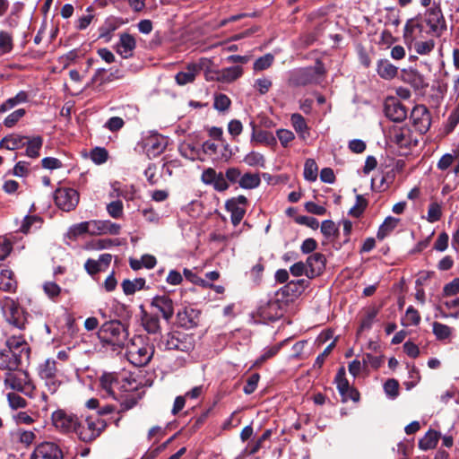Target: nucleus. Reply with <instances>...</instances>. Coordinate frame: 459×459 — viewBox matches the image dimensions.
<instances>
[{
    "label": "nucleus",
    "mask_w": 459,
    "mask_h": 459,
    "mask_svg": "<svg viewBox=\"0 0 459 459\" xmlns=\"http://www.w3.org/2000/svg\"><path fill=\"white\" fill-rule=\"evenodd\" d=\"M97 221H83L78 224H75L72 226L69 229L68 236L70 238H77L82 234L90 233V234H96V226L98 225Z\"/></svg>",
    "instance_id": "obj_28"
},
{
    "label": "nucleus",
    "mask_w": 459,
    "mask_h": 459,
    "mask_svg": "<svg viewBox=\"0 0 459 459\" xmlns=\"http://www.w3.org/2000/svg\"><path fill=\"white\" fill-rule=\"evenodd\" d=\"M208 62L205 64L204 67H200V71L204 72V77L206 81H217L220 82V70H214L212 67V61L208 58H205Z\"/></svg>",
    "instance_id": "obj_53"
},
{
    "label": "nucleus",
    "mask_w": 459,
    "mask_h": 459,
    "mask_svg": "<svg viewBox=\"0 0 459 459\" xmlns=\"http://www.w3.org/2000/svg\"><path fill=\"white\" fill-rule=\"evenodd\" d=\"M243 74L241 66H231L220 70V82H231L240 77Z\"/></svg>",
    "instance_id": "obj_40"
},
{
    "label": "nucleus",
    "mask_w": 459,
    "mask_h": 459,
    "mask_svg": "<svg viewBox=\"0 0 459 459\" xmlns=\"http://www.w3.org/2000/svg\"><path fill=\"white\" fill-rule=\"evenodd\" d=\"M5 350H10L19 358H22V355L28 356L29 348L27 342L22 336H12L6 341Z\"/></svg>",
    "instance_id": "obj_26"
},
{
    "label": "nucleus",
    "mask_w": 459,
    "mask_h": 459,
    "mask_svg": "<svg viewBox=\"0 0 459 459\" xmlns=\"http://www.w3.org/2000/svg\"><path fill=\"white\" fill-rule=\"evenodd\" d=\"M54 199L58 208L65 212H70L77 206L79 194L73 188L60 187L55 191Z\"/></svg>",
    "instance_id": "obj_10"
},
{
    "label": "nucleus",
    "mask_w": 459,
    "mask_h": 459,
    "mask_svg": "<svg viewBox=\"0 0 459 459\" xmlns=\"http://www.w3.org/2000/svg\"><path fill=\"white\" fill-rule=\"evenodd\" d=\"M207 63L208 62L205 60V57H204L200 58L196 63L189 64L184 71L178 72L176 74V82L179 85H186L193 82L200 72V67H204Z\"/></svg>",
    "instance_id": "obj_17"
},
{
    "label": "nucleus",
    "mask_w": 459,
    "mask_h": 459,
    "mask_svg": "<svg viewBox=\"0 0 459 459\" xmlns=\"http://www.w3.org/2000/svg\"><path fill=\"white\" fill-rule=\"evenodd\" d=\"M248 202L246 196L240 195L226 201L225 208L230 212V220L234 226H238L243 220Z\"/></svg>",
    "instance_id": "obj_11"
},
{
    "label": "nucleus",
    "mask_w": 459,
    "mask_h": 459,
    "mask_svg": "<svg viewBox=\"0 0 459 459\" xmlns=\"http://www.w3.org/2000/svg\"><path fill=\"white\" fill-rule=\"evenodd\" d=\"M325 257L321 253H314L307 259V271L306 274L309 278L319 275L325 269Z\"/></svg>",
    "instance_id": "obj_23"
},
{
    "label": "nucleus",
    "mask_w": 459,
    "mask_h": 459,
    "mask_svg": "<svg viewBox=\"0 0 459 459\" xmlns=\"http://www.w3.org/2000/svg\"><path fill=\"white\" fill-rule=\"evenodd\" d=\"M98 225L96 226V234H105L110 233L117 235L120 231V226L118 224L113 223L109 221H98Z\"/></svg>",
    "instance_id": "obj_46"
},
{
    "label": "nucleus",
    "mask_w": 459,
    "mask_h": 459,
    "mask_svg": "<svg viewBox=\"0 0 459 459\" xmlns=\"http://www.w3.org/2000/svg\"><path fill=\"white\" fill-rule=\"evenodd\" d=\"M377 313H378V310L376 307L368 308L366 311L365 316L361 319L359 332H362L364 330L370 329Z\"/></svg>",
    "instance_id": "obj_47"
},
{
    "label": "nucleus",
    "mask_w": 459,
    "mask_h": 459,
    "mask_svg": "<svg viewBox=\"0 0 459 459\" xmlns=\"http://www.w3.org/2000/svg\"><path fill=\"white\" fill-rule=\"evenodd\" d=\"M108 214L115 219H118L123 214V204L121 201H114L107 205Z\"/></svg>",
    "instance_id": "obj_61"
},
{
    "label": "nucleus",
    "mask_w": 459,
    "mask_h": 459,
    "mask_svg": "<svg viewBox=\"0 0 459 459\" xmlns=\"http://www.w3.org/2000/svg\"><path fill=\"white\" fill-rule=\"evenodd\" d=\"M435 47L432 39L427 41H419L415 43V51L420 55H427L430 53Z\"/></svg>",
    "instance_id": "obj_63"
},
{
    "label": "nucleus",
    "mask_w": 459,
    "mask_h": 459,
    "mask_svg": "<svg viewBox=\"0 0 459 459\" xmlns=\"http://www.w3.org/2000/svg\"><path fill=\"white\" fill-rule=\"evenodd\" d=\"M411 120L414 128L420 134H425L431 125L430 113L423 105H419L413 108L411 113Z\"/></svg>",
    "instance_id": "obj_13"
},
{
    "label": "nucleus",
    "mask_w": 459,
    "mask_h": 459,
    "mask_svg": "<svg viewBox=\"0 0 459 459\" xmlns=\"http://www.w3.org/2000/svg\"><path fill=\"white\" fill-rule=\"evenodd\" d=\"M152 306L156 307L167 321H169L174 314L173 301L166 295L154 297L152 300Z\"/></svg>",
    "instance_id": "obj_24"
},
{
    "label": "nucleus",
    "mask_w": 459,
    "mask_h": 459,
    "mask_svg": "<svg viewBox=\"0 0 459 459\" xmlns=\"http://www.w3.org/2000/svg\"><path fill=\"white\" fill-rule=\"evenodd\" d=\"M160 345L163 346L167 351L188 353L195 348V339L193 335L174 331L163 336Z\"/></svg>",
    "instance_id": "obj_5"
},
{
    "label": "nucleus",
    "mask_w": 459,
    "mask_h": 459,
    "mask_svg": "<svg viewBox=\"0 0 459 459\" xmlns=\"http://www.w3.org/2000/svg\"><path fill=\"white\" fill-rule=\"evenodd\" d=\"M321 232L325 238H330L337 235L338 229L333 221L325 220L322 222Z\"/></svg>",
    "instance_id": "obj_54"
},
{
    "label": "nucleus",
    "mask_w": 459,
    "mask_h": 459,
    "mask_svg": "<svg viewBox=\"0 0 459 459\" xmlns=\"http://www.w3.org/2000/svg\"><path fill=\"white\" fill-rule=\"evenodd\" d=\"M136 47L135 39L129 33H122L119 41L117 44V52L123 58H129L133 56V52Z\"/></svg>",
    "instance_id": "obj_22"
},
{
    "label": "nucleus",
    "mask_w": 459,
    "mask_h": 459,
    "mask_svg": "<svg viewBox=\"0 0 459 459\" xmlns=\"http://www.w3.org/2000/svg\"><path fill=\"white\" fill-rule=\"evenodd\" d=\"M108 156V152L104 148L96 147L91 152V159L96 164L106 162Z\"/></svg>",
    "instance_id": "obj_58"
},
{
    "label": "nucleus",
    "mask_w": 459,
    "mask_h": 459,
    "mask_svg": "<svg viewBox=\"0 0 459 459\" xmlns=\"http://www.w3.org/2000/svg\"><path fill=\"white\" fill-rule=\"evenodd\" d=\"M21 358L10 350L0 351V369L7 372L19 368Z\"/></svg>",
    "instance_id": "obj_25"
},
{
    "label": "nucleus",
    "mask_w": 459,
    "mask_h": 459,
    "mask_svg": "<svg viewBox=\"0 0 459 459\" xmlns=\"http://www.w3.org/2000/svg\"><path fill=\"white\" fill-rule=\"evenodd\" d=\"M123 77L124 73L118 68L111 69L108 74H107L106 69L99 68L95 71L91 82L87 83V87L93 86L96 83H98L99 86H102L115 80H120Z\"/></svg>",
    "instance_id": "obj_19"
},
{
    "label": "nucleus",
    "mask_w": 459,
    "mask_h": 459,
    "mask_svg": "<svg viewBox=\"0 0 459 459\" xmlns=\"http://www.w3.org/2000/svg\"><path fill=\"white\" fill-rule=\"evenodd\" d=\"M399 219L391 216L387 217L377 230V238L381 240L384 239L397 227Z\"/></svg>",
    "instance_id": "obj_42"
},
{
    "label": "nucleus",
    "mask_w": 459,
    "mask_h": 459,
    "mask_svg": "<svg viewBox=\"0 0 459 459\" xmlns=\"http://www.w3.org/2000/svg\"><path fill=\"white\" fill-rule=\"evenodd\" d=\"M442 217V206L437 202H432L429 205L428 213L426 220L430 222L434 223L436 221H438Z\"/></svg>",
    "instance_id": "obj_49"
},
{
    "label": "nucleus",
    "mask_w": 459,
    "mask_h": 459,
    "mask_svg": "<svg viewBox=\"0 0 459 459\" xmlns=\"http://www.w3.org/2000/svg\"><path fill=\"white\" fill-rule=\"evenodd\" d=\"M377 74L385 80H391L397 74L398 68L388 60H380L377 64Z\"/></svg>",
    "instance_id": "obj_34"
},
{
    "label": "nucleus",
    "mask_w": 459,
    "mask_h": 459,
    "mask_svg": "<svg viewBox=\"0 0 459 459\" xmlns=\"http://www.w3.org/2000/svg\"><path fill=\"white\" fill-rule=\"evenodd\" d=\"M451 328L444 324L434 322L433 323V333L438 340H446L451 335Z\"/></svg>",
    "instance_id": "obj_52"
},
{
    "label": "nucleus",
    "mask_w": 459,
    "mask_h": 459,
    "mask_svg": "<svg viewBox=\"0 0 459 459\" xmlns=\"http://www.w3.org/2000/svg\"><path fill=\"white\" fill-rule=\"evenodd\" d=\"M145 284V280L143 278H136L134 281L131 280H124L122 281V289L126 295H132L136 290H140L143 289Z\"/></svg>",
    "instance_id": "obj_43"
},
{
    "label": "nucleus",
    "mask_w": 459,
    "mask_h": 459,
    "mask_svg": "<svg viewBox=\"0 0 459 459\" xmlns=\"http://www.w3.org/2000/svg\"><path fill=\"white\" fill-rule=\"evenodd\" d=\"M224 178H226V181L230 184H236L238 183L239 185L242 173L239 169L231 167L226 169Z\"/></svg>",
    "instance_id": "obj_59"
},
{
    "label": "nucleus",
    "mask_w": 459,
    "mask_h": 459,
    "mask_svg": "<svg viewBox=\"0 0 459 459\" xmlns=\"http://www.w3.org/2000/svg\"><path fill=\"white\" fill-rule=\"evenodd\" d=\"M177 322L181 327L186 329L194 328L199 322V311L192 307H185L178 312Z\"/></svg>",
    "instance_id": "obj_21"
},
{
    "label": "nucleus",
    "mask_w": 459,
    "mask_h": 459,
    "mask_svg": "<svg viewBox=\"0 0 459 459\" xmlns=\"http://www.w3.org/2000/svg\"><path fill=\"white\" fill-rule=\"evenodd\" d=\"M345 375V368L342 367L339 368L334 379L337 389L342 395V402L345 403L348 400L357 402L359 399V394L356 389L350 385Z\"/></svg>",
    "instance_id": "obj_12"
},
{
    "label": "nucleus",
    "mask_w": 459,
    "mask_h": 459,
    "mask_svg": "<svg viewBox=\"0 0 459 459\" xmlns=\"http://www.w3.org/2000/svg\"><path fill=\"white\" fill-rule=\"evenodd\" d=\"M40 219L38 216L32 215V216H26L22 223L19 229V230L24 234H27L30 231L31 227L34 224H40Z\"/></svg>",
    "instance_id": "obj_60"
},
{
    "label": "nucleus",
    "mask_w": 459,
    "mask_h": 459,
    "mask_svg": "<svg viewBox=\"0 0 459 459\" xmlns=\"http://www.w3.org/2000/svg\"><path fill=\"white\" fill-rule=\"evenodd\" d=\"M4 385L25 394H30L34 389L29 374L19 368L5 374Z\"/></svg>",
    "instance_id": "obj_7"
},
{
    "label": "nucleus",
    "mask_w": 459,
    "mask_h": 459,
    "mask_svg": "<svg viewBox=\"0 0 459 459\" xmlns=\"http://www.w3.org/2000/svg\"><path fill=\"white\" fill-rule=\"evenodd\" d=\"M426 22L434 31L441 29L444 25L441 11L437 8L429 9L427 13Z\"/></svg>",
    "instance_id": "obj_38"
},
{
    "label": "nucleus",
    "mask_w": 459,
    "mask_h": 459,
    "mask_svg": "<svg viewBox=\"0 0 459 459\" xmlns=\"http://www.w3.org/2000/svg\"><path fill=\"white\" fill-rule=\"evenodd\" d=\"M385 114L394 122H402L407 117V109L398 100L390 98L385 102Z\"/></svg>",
    "instance_id": "obj_18"
},
{
    "label": "nucleus",
    "mask_w": 459,
    "mask_h": 459,
    "mask_svg": "<svg viewBox=\"0 0 459 459\" xmlns=\"http://www.w3.org/2000/svg\"><path fill=\"white\" fill-rule=\"evenodd\" d=\"M154 353L152 345L144 343L141 337H135L127 344V359L136 367L147 365Z\"/></svg>",
    "instance_id": "obj_3"
},
{
    "label": "nucleus",
    "mask_w": 459,
    "mask_h": 459,
    "mask_svg": "<svg viewBox=\"0 0 459 459\" xmlns=\"http://www.w3.org/2000/svg\"><path fill=\"white\" fill-rule=\"evenodd\" d=\"M459 293V278H455L446 283L443 288V295L446 297L455 296Z\"/></svg>",
    "instance_id": "obj_64"
},
{
    "label": "nucleus",
    "mask_w": 459,
    "mask_h": 459,
    "mask_svg": "<svg viewBox=\"0 0 459 459\" xmlns=\"http://www.w3.org/2000/svg\"><path fill=\"white\" fill-rule=\"evenodd\" d=\"M106 428L107 422L104 420L89 416L84 421H78L75 433L82 441L91 442L97 438Z\"/></svg>",
    "instance_id": "obj_6"
},
{
    "label": "nucleus",
    "mask_w": 459,
    "mask_h": 459,
    "mask_svg": "<svg viewBox=\"0 0 459 459\" xmlns=\"http://www.w3.org/2000/svg\"><path fill=\"white\" fill-rule=\"evenodd\" d=\"M440 435L437 431L429 429L419 441V447L421 450H429L437 446Z\"/></svg>",
    "instance_id": "obj_36"
},
{
    "label": "nucleus",
    "mask_w": 459,
    "mask_h": 459,
    "mask_svg": "<svg viewBox=\"0 0 459 459\" xmlns=\"http://www.w3.org/2000/svg\"><path fill=\"white\" fill-rule=\"evenodd\" d=\"M7 400L10 407L13 410L25 408L27 406L26 400L14 393H9L7 394Z\"/></svg>",
    "instance_id": "obj_55"
},
{
    "label": "nucleus",
    "mask_w": 459,
    "mask_h": 459,
    "mask_svg": "<svg viewBox=\"0 0 459 459\" xmlns=\"http://www.w3.org/2000/svg\"><path fill=\"white\" fill-rule=\"evenodd\" d=\"M244 162L250 167H264L265 160L263 154L257 152H250L244 158Z\"/></svg>",
    "instance_id": "obj_48"
},
{
    "label": "nucleus",
    "mask_w": 459,
    "mask_h": 459,
    "mask_svg": "<svg viewBox=\"0 0 459 459\" xmlns=\"http://www.w3.org/2000/svg\"><path fill=\"white\" fill-rule=\"evenodd\" d=\"M30 459H63V453L56 444L43 442L35 447Z\"/></svg>",
    "instance_id": "obj_15"
},
{
    "label": "nucleus",
    "mask_w": 459,
    "mask_h": 459,
    "mask_svg": "<svg viewBox=\"0 0 459 459\" xmlns=\"http://www.w3.org/2000/svg\"><path fill=\"white\" fill-rule=\"evenodd\" d=\"M142 325L148 333L156 334L160 332V319L156 316L144 313Z\"/></svg>",
    "instance_id": "obj_37"
},
{
    "label": "nucleus",
    "mask_w": 459,
    "mask_h": 459,
    "mask_svg": "<svg viewBox=\"0 0 459 459\" xmlns=\"http://www.w3.org/2000/svg\"><path fill=\"white\" fill-rule=\"evenodd\" d=\"M201 180L205 185H211L214 190L224 192L229 189L230 185L226 181L222 172H216L212 168L205 169L201 176Z\"/></svg>",
    "instance_id": "obj_16"
},
{
    "label": "nucleus",
    "mask_w": 459,
    "mask_h": 459,
    "mask_svg": "<svg viewBox=\"0 0 459 459\" xmlns=\"http://www.w3.org/2000/svg\"><path fill=\"white\" fill-rule=\"evenodd\" d=\"M27 136L10 134L0 141V148L13 151L25 146Z\"/></svg>",
    "instance_id": "obj_31"
},
{
    "label": "nucleus",
    "mask_w": 459,
    "mask_h": 459,
    "mask_svg": "<svg viewBox=\"0 0 459 459\" xmlns=\"http://www.w3.org/2000/svg\"><path fill=\"white\" fill-rule=\"evenodd\" d=\"M389 139L401 148H410L417 144V141L412 138L411 131L405 126H393L389 130Z\"/></svg>",
    "instance_id": "obj_14"
},
{
    "label": "nucleus",
    "mask_w": 459,
    "mask_h": 459,
    "mask_svg": "<svg viewBox=\"0 0 459 459\" xmlns=\"http://www.w3.org/2000/svg\"><path fill=\"white\" fill-rule=\"evenodd\" d=\"M261 184L259 173L247 172L242 174L239 187L243 189H255Z\"/></svg>",
    "instance_id": "obj_39"
},
{
    "label": "nucleus",
    "mask_w": 459,
    "mask_h": 459,
    "mask_svg": "<svg viewBox=\"0 0 459 459\" xmlns=\"http://www.w3.org/2000/svg\"><path fill=\"white\" fill-rule=\"evenodd\" d=\"M43 144V139L41 136H33L32 138L27 137L25 140L26 155L30 158H38L39 156V151Z\"/></svg>",
    "instance_id": "obj_35"
},
{
    "label": "nucleus",
    "mask_w": 459,
    "mask_h": 459,
    "mask_svg": "<svg viewBox=\"0 0 459 459\" xmlns=\"http://www.w3.org/2000/svg\"><path fill=\"white\" fill-rule=\"evenodd\" d=\"M290 122L300 139L305 141L309 137L310 133L308 126L305 118L300 114H292L290 117Z\"/></svg>",
    "instance_id": "obj_29"
},
{
    "label": "nucleus",
    "mask_w": 459,
    "mask_h": 459,
    "mask_svg": "<svg viewBox=\"0 0 459 459\" xmlns=\"http://www.w3.org/2000/svg\"><path fill=\"white\" fill-rule=\"evenodd\" d=\"M39 374L40 378L45 381L48 391L51 394L56 393L61 384L58 379L56 362L54 359H47L39 366Z\"/></svg>",
    "instance_id": "obj_9"
},
{
    "label": "nucleus",
    "mask_w": 459,
    "mask_h": 459,
    "mask_svg": "<svg viewBox=\"0 0 459 459\" xmlns=\"http://www.w3.org/2000/svg\"><path fill=\"white\" fill-rule=\"evenodd\" d=\"M325 69L321 61L317 60L314 66L300 68L292 73L290 82L293 86L318 84L322 82Z\"/></svg>",
    "instance_id": "obj_2"
},
{
    "label": "nucleus",
    "mask_w": 459,
    "mask_h": 459,
    "mask_svg": "<svg viewBox=\"0 0 459 459\" xmlns=\"http://www.w3.org/2000/svg\"><path fill=\"white\" fill-rule=\"evenodd\" d=\"M273 62V56L271 54H266L264 56L259 57L254 64L255 70H264L271 66Z\"/></svg>",
    "instance_id": "obj_62"
},
{
    "label": "nucleus",
    "mask_w": 459,
    "mask_h": 459,
    "mask_svg": "<svg viewBox=\"0 0 459 459\" xmlns=\"http://www.w3.org/2000/svg\"><path fill=\"white\" fill-rule=\"evenodd\" d=\"M52 424L62 433L75 432L78 426L76 415L67 412L65 410H56L51 416Z\"/></svg>",
    "instance_id": "obj_8"
},
{
    "label": "nucleus",
    "mask_w": 459,
    "mask_h": 459,
    "mask_svg": "<svg viewBox=\"0 0 459 459\" xmlns=\"http://www.w3.org/2000/svg\"><path fill=\"white\" fill-rule=\"evenodd\" d=\"M318 175V167L313 159H307L304 165V178L307 181H316Z\"/></svg>",
    "instance_id": "obj_44"
},
{
    "label": "nucleus",
    "mask_w": 459,
    "mask_h": 459,
    "mask_svg": "<svg viewBox=\"0 0 459 459\" xmlns=\"http://www.w3.org/2000/svg\"><path fill=\"white\" fill-rule=\"evenodd\" d=\"M44 293L53 301H56L61 295L62 289L55 281H45L42 285Z\"/></svg>",
    "instance_id": "obj_45"
},
{
    "label": "nucleus",
    "mask_w": 459,
    "mask_h": 459,
    "mask_svg": "<svg viewBox=\"0 0 459 459\" xmlns=\"http://www.w3.org/2000/svg\"><path fill=\"white\" fill-rule=\"evenodd\" d=\"M250 125L253 128V132L251 134L252 142L265 144L267 146H275L276 145L277 141L272 132H269L266 130H256L255 125L254 123H251Z\"/></svg>",
    "instance_id": "obj_27"
},
{
    "label": "nucleus",
    "mask_w": 459,
    "mask_h": 459,
    "mask_svg": "<svg viewBox=\"0 0 459 459\" xmlns=\"http://www.w3.org/2000/svg\"><path fill=\"white\" fill-rule=\"evenodd\" d=\"M13 48V36L9 32L0 31V52L2 54L10 53Z\"/></svg>",
    "instance_id": "obj_50"
},
{
    "label": "nucleus",
    "mask_w": 459,
    "mask_h": 459,
    "mask_svg": "<svg viewBox=\"0 0 459 459\" xmlns=\"http://www.w3.org/2000/svg\"><path fill=\"white\" fill-rule=\"evenodd\" d=\"M167 140L160 134H152L144 139V148L150 157H157L167 147Z\"/></svg>",
    "instance_id": "obj_20"
},
{
    "label": "nucleus",
    "mask_w": 459,
    "mask_h": 459,
    "mask_svg": "<svg viewBox=\"0 0 459 459\" xmlns=\"http://www.w3.org/2000/svg\"><path fill=\"white\" fill-rule=\"evenodd\" d=\"M276 136L284 148L288 147L290 143L295 139L294 134L288 129H278L276 131Z\"/></svg>",
    "instance_id": "obj_56"
},
{
    "label": "nucleus",
    "mask_w": 459,
    "mask_h": 459,
    "mask_svg": "<svg viewBox=\"0 0 459 459\" xmlns=\"http://www.w3.org/2000/svg\"><path fill=\"white\" fill-rule=\"evenodd\" d=\"M141 398L142 396L138 394H128L121 398L118 397L117 401H120V408L117 411V413L122 414L123 412L133 409Z\"/></svg>",
    "instance_id": "obj_41"
},
{
    "label": "nucleus",
    "mask_w": 459,
    "mask_h": 459,
    "mask_svg": "<svg viewBox=\"0 0 459 459\" xmlns=\"http://www.w3.org/2000/svg\"><path fill=\"white\" fill-rule=\"evenodd\" d=\"M231 104L230 99L223 93H219L214 96L213 107L220 112L227 111Z\"/></svg>",
    "instance_id": "obj_51"
},
{
    "label": "nucleus",
    "mask_w": 459,
    "mask_h": 459,
    "mask_svg": "<svg viewBox=\"0 0 459 459\" xmlns=\"http://www.w3.org/2000/svg\"><path fill=\"white\" fill-rule=\"evenodd\" d=\"M17 288V281L13 271L9 269L0 270V290L8 292H14Z\"/></svg>",
    "instance_id": "obj_30"
},
{
    "label": "nucleus",
    "mask_w": 459,
    "mask_h": 459,
    "mask_svg": "<svg viewBox=\"0 0 459 459\" xmlns=\"http://www.w3.org/2000/svg\"><path fill=\"white\" fill-rule=\"evenodd\" d=\"M404 82L410 83L415 89H422L428 86L424 77L414 69L404 71L403 74Z\"/></svg>",
    "instance_id": "obj_33"
},
{
    "label": "nucleus",
    "mask_w": 459,
    "mask_h": 459,
    "mask_svg": "<svg viewBox=\"0 0 459 459\" xmlns=\"http://www.w3.org/2000/svg\"><path fill=\"white\" fill-rule=\"evenodd\" d=\"M26 111L24 108H19L9 114L4 120V125L11 128L13 127L24 115Z\"/></svg>",
    "instance_id": "obj_57"
},
{
    "label": "nucleus",
    "mask_w": 459,
    "mask_h": 459,
    "mask_svg": "<svg viewBox=\"0 0 459 459\" xmlns=\"http://www.w3.org/2000/svg\"><path fill=\"white\" fill-rule=\"evenodd\" d=\"M99 338L103 343L115 348H123L128 340L127 327L120 321L105 322L99 330Z\"/></svg>",
    "instance_id": "obj_1"
},
{
    "label": "nucleus",
    "mask_w": 459,
    "mask_h": 459,
    "mask_svg": "<svg viewBox=\"0 0 459 459\" xmlns=\"http://www.w3.org/2000/svg\"><path fill=\"white\" fill-rule=\"evenodd\" d=\"M134 380L128 378H120L117 373H104L100 377V386L101 390L105 391L108 396L118 400L116 394V390L118 389L122 392L129 393L136 389Z\"/></svg>",
    "instance_id": "obj_4"
},
{
    "label": "nucleus",
    "mask_w": 459,
    "mask_h": 459,
    "mask_svg": "<svg viewBox=\"0 0 459 459\" xmlns=\"http://www.w3.org/2000/svg\"><path fill=\"white\" fill-rule=\"evenodd\" d=\"M29 100V94L24 91H19L14 97L9 98L0 105V114L4 113L17 105L25 103Z\"/></svg>",
    "instance_id": "obj_32"
}]
</instances>
